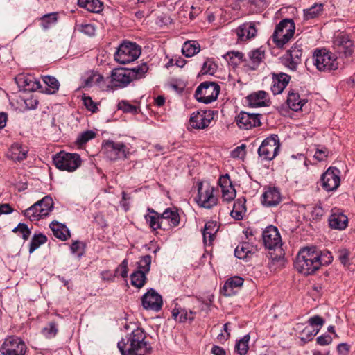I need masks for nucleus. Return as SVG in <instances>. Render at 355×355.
<instances>
[{
	"label": "nucleus",
	"instance_id": "nucleus-1",
	"mask_svg": "<svg viewBox=\"0 0 355 355\" xmlns=\"http://www.w3.org/2000/svg\"><path fill=\"white\" fill-rule=\"evenodd\" d=\"M146 334L140 328H137L122 338L117 343L121 355H148L151 353L150 344L145 340Z\"/></svg>",
	"mask_w": 355,
	"mask_h": 355
},
{
	"label": "nucleus",
	"instance_id": "nucleus-2",
	"mask_svg": "<svg viewBox=\"0 0 355 355\" xmlns=\"http://www.w3.org/2000/svg\"><path fill=\"white\" fill-rule=\"evenodd\" d=\"M318 257L315 246L303 248L296 256L294 267L304 275H312L320 268Z\"/></svg>",
	"mask_w": 355,
	"mask_h": 355
},
{
	"label": "nucleus",
	"instance_id": "nucleus-3",
	"mask_svg": "<svg viewBox=\"0 0 355 355\" xmlns=\"http://www.w3.org/2000/svg\"><path fill=\"white\" fill-rule=\"evenodd\" d=\"M141 52V47L135 42L125 41L119 46L114 53V60L121 64H125L137 60Z\"/></svg>",
	"mask_w": 355,
	"mask_h": 355
},
{
	"label": "nucleus",
	"instance_id": "nucleus-4",
	"mask_svg": "<svg viewBox=\"0 0 355 355\" xmlns=\"http://www.w3.org/2000/svg\"><path fill=\"white\" fill-rule=\"evenodd\" d=\"M295 25L293 19H284L275 28L272 35L274 42L278 46H283L293 36Z\"/></svg>",
	"mask_w": 355,
	"mask_h": 355
},
{
	"label": "nucleus",
	"instance_id": "nucleus-5",
	"mask_svg": "<svg viewBox=\"0 0 355 355\" xmlns=\"http://www.w3.org/2000/svg\"><path fill=\"white\" fill-rule=\"evenodd\" d=\"M313 62L320 71H330L338 69L337 58L326 49L316 50L314 52Z\"/></svg>",
	"mask_w": 355,
	"mask_h": 355
},
{
	"label": "nucleus",
	"instance_id": "nucleus-6",
	"mask_svg": "<svg viewBox=\"0 0 355 355\" xmlns=\"http://www.w3.org/2000/svg\"><path fill=\"white\" fill-rule=\"evenodd\" d=\"M53 162L56 168L72 172L80 167L82 160L80 156L77 153L60 151L53 156Z\"/></svg>",
	"mask_w": 355,
	"mask_h": 355
},
{
	"label": "nucleus",
	"instance_id": "nucleus-7",
	"mask_svg": "<svg viewBox=\"0 0 355 355\" xmlns=\"http://www.w3.org/2000/svg\"><path fill=\"white\" fill-rule=\"evenodd\" d=\"M280 142L277 135L272 134L266 138L258 148L259 157L264 161H271L279 154Z\"/></svg>",
	"mask_w": 355,
	"mask_h": 355
},
{
	"label": "nucleus",
	"instance_id": "nucleus-8",
	"mask_svg": "<svg viewBox=\"0 0 355 355\" xmlns=\"http://www.w3.org/2000/svg\"><path fill=\"white\" fill-rule=\"evenodd\" d=\"M26 350L24 342L13 336L7 337L0 347L2 355H24Z\"/></svg>",
	"mask_w": 355,
	"mask_h": 355
},
{
	"label": "nucleus",
	"instance_id": "nucleus-9",
	"mask_svg": "<svg viewBox=\"0 0 355 355\" xmlns=\"http://www.w3.org/2000/svg\"><path fill=\"white\" fill-rule=\"evenodd\" d=\"M102 150L110 160L125 159L127 157V147L122 142L105 141L103 144Z\"/></svg>",
	"mask_w": 355,
	"mask_h": 355
},
{
	"label": "nucleus",
	"instance_id": "nucleus-10",
	"mask_svg": "<svg viewBox=\"0 0 355 355\" xmlns=\"http://www.w3.org/2000/svg\"><path fill=\"white\" fill-rule=\"evenodd\" d=\"M333 48L338 54L345 58L352 56L354 51L353 42L344 33H340L334 37Z\"/></svg>",
	"mask_w": 355,
	"mask_h": 355
},
{
	"label": "nucleus",
	"instance_id": "nucleus-11",
	"mask_svg": "<svg viewBox=\"0 0 355 355\" xmlns=\"http://www.w3.org/2000/svg\"><path fill=\"white\" fill-rule=\"evenodd\" d=\"M260 114L241 112L236 117L235 121L241 129L249 130L261 125Z\"/></svg>",
	"mask_w": 355,
	"mask_h": 355
},
{
	"label": "nucleus",
	"instance_id": "nucleus-12",
	"mask_svg": "<svg viewBox=\"0 0 355 355\" xmlns=\"http://www.w3.org/2000/svg\"><path fill=\"white\" fill-rule=\"evenodd\" d=\"M340 171L335 167H329L321 176L322 188L327 191L336 189L340 185Z\"/></svg>",
	"mask_w": 355,
	"mask_h": 355
},
{
	"label": "nucleus",
	"instance_id": "nucleus-13",
	"mask_svg": "<svg viewBox=\"0 0 355 355\" xmlns=\"http://www.w3.org/2000/svg\"><path fill=\"white\" fill-rule=\"evenodd\" d=\"M143 307L146 310L159 311L163 305L162 297L153 288H150L141 297Z\"/></svg>",
	"mask_w": 355,
	"mask_h": 355
},
{
	"label": "nucleus",
	"instance_id": "nucleus-14",
	"mask_svg": "<svg viewBox=\"0 0 355 355\" xmlns=\"http://www.w3.org/2000/svg\"><path fill=\"white\" fill-rule=\"evenodd\" d=\"M220 87L214 81H203L201 83V103L206 104L215 101L220 93Z\"/></svg>",
	"mask_w": 355,
	"mask_h": 355
},
{
	"label": "nucleus",
	"instance_id": "nucleus-15",
	"mask_svg": "<svg viewBox=\"0 0 355 355\" xmlns=\"http://www.w3.org/2000/svg\"><path fill=\"white\" fill-rule=\"evenodd\" d=\"M262 239L264 245L266 248L281 249V236L277 227L274 226H268L262 233Z\"/></svg>",
	"mask_w": 355,
	"mask_h": 355
},
{
	"label": "nucleus",
	"instance_id": "nucleus-16",
	"mask_svg": "<svg viewBox=\"0 0 355 355\" xmlns=\"http://www.w3.org/2000/svg\"><path fill=\"white\" fill-rule=\"evenodd\" d=\"M112 87L114 89L127 87L131 82V76L128 68L114 69L110 75Z\"/></svg>",
	"mask_w": 355,
	"mask_h": 355
},
{
	"label": "nucleus",
	"instance_id": "nucleus-17",
	"mask_svg": "<svg viewBox=\"0 0 355 355\" xmlns=\"http://www.w3.org/2000/svg\"><path fill=\"white\" fill-rule=\"evenodd\" d=\"M247 99L249 105L253 107H268L270 105L268 94L263 90L252 93L248 96Z\"/></svg>",
	"mask_w": 355,
	"mask_h": 355
},
{
	"label": "nucleus",
	"instance_id": "nucleus-18",
	"mask_svg": "<svg viewBox=\"0 0 355 355\" xmlns=\"http://www.w3.org/2000/svg\"><path fill=\"white\" fill-rule=\"evenodd\" d=\"M272 85L271 86L272 92L276 95L281 94L288 84L291 76L286 73L280 72L278 73H272Z\"/></svg>",
	"mask_w": 355,
	"mask_h": 355
},
{
	"label": "nucleus",
	"instance_id": "nucleus-19",
	"mask_svg": "<svg viewBox=\"0 0 355 355\" xmlns=\"http://www.w3.org/2000/svg\"><path fill=\"white\" fill-rule=\"evenodd\" d=\"M348 223L347 217L338 209L331 210V214L329 218V224L331 228L336 230H344Z\"/></svg>",
	"mask_w": 355,
	"mask_h": 355
},
{
	"label": "nucleus",
	"instance_id": "nucleus-20",
	"mask_svg": "<svg viewBox=\"0 0 355 355\" xmlns=\"http://www.w3.org/2000/svg\"><path fill=\"white\" fill-rule=\"evenodd\" d=\"M218 229L219 226L216 221L210 220L205 223L202 237L203 243L206 247L211 245Z\"/></svg>",
	"mask_w": 355,
	"mask_h": 355
},
{
	"label": "nucleus",
	"instance_id": "nucleus-21",
	"mask_svg": "<svg viewBox=\"0 0 355 355\" xmlns=\"http://www.w3.org/2000/svg\"><path fill=\"white\" fill-rule=\"evenodd\" d=\"M214 191V187L207 185L204 193H201V207L209 209L217 205L218 198Z\"/></svg>",
	"mask_w": 355,
	"mask_h": 355
},
{
	"label": "nucleus",
	"instance_id": "nucleus-22",
	"mask_svg": "<svg viewBox=\"0 0 355 355\" xmlns=\"http://www.w3.org/2000/svg\"><path fill=\"white\" fill-rule=\"evenodd\" d=\"M280 201V193L277 188H268L262 195V203L266 207L275 206Z\"/></svg>",
	"mask_w": 355,
	"mask_h": 355
},
{
	"label": "nucleus",
	"instance_id": "nucleus-23",
	"mask_svg": "<svg viewBox=\"0 0 355 355\" xmlns=\"http://www.w3.org/2000/svg\"><path fill=\"white\" fill-rule=\"evenodd\" d=\"M238 38L241 41L254 37L257 35V29L253 23H245L239 26L236 31Z\"/></svg>",
	"mask_w": 355,
	"mask_h": 355
},
{
	"label": "nucleus",
	"instance_id": "nucleus-24",
	"mask_svg": "<svg viewBox=\"0 0 355 355\" xmlns=\"http://www.w3.org/2000/svg\"><path fill=\"white\" fill-rule=\"evenodd\" d=\"M148 214L145 216V218L149 226L153 230H156L157 229L166 230V227L164 225V223H162L159 214L150 208L148 209Z\"/></svg>",
	"mask_w": 355,
	"mask_h": 355
},
{
	"label": "nucleus",
	"instance_id": "nucleus-25",
	"mask_svg": "<svg viewBox=\"0 0 355 355\" xmlns=\"http://www.w3.org/2000/svg\"><path fill=\"white\" fill-rule=\"evenodd\" d=\"M161 219L164 225L167 227L168 225L170 227H175L180 223V216L176 211H173L170 208H167L165 211L160 214Z\"/></svg>",
	"mask_w": 355,
	"mask_h": 355
},
{
	"label": "nucleus",
	"instance_id": "nucleus-26",
	"mask_svg": "<svg viewBox=\"0 0 355 355\" xmlns=\"http://www.w3.org/2000/svg\"><path fill=\"white\" fill-rule=\"evenodd\" d=\"M49 227L53 231V235L61 241H66L70 236V232L67 226L59 222H51Z\"/></svg>",
	"mask_w": 355,
	"mask_h": 355
},
{
	"label": "nucleus",
	"instance_id": "nucleus-27",
	"mask_svg": "<svg viewBox=\"0 0 355 355\" xmlns=\"http://www.w3.org/2000/svg\"><path fill=\"white\" fill-rule=\"evenodd\" d=\"M245 198H240L235 200L233 209L230 212L231 216L236 220H241L243 219L245 213L246 212Z\"/></svg>",
	"mask_w": 355,
	"mask_h": 355
},
{
	"label": "nucleus",
	"instance_id": "nucleus-28",
	"mask_svg": "<svg viewBox=\"0 0 355 355\" xmlns=\"http://www.w3.org/2000/svg\"><path fill=\"white\" fill-rule=\"evenodd\" d=\"M243 279L240 277H234L228 279L223 287V292L225 296H231L234 294V288L241 286Z\"/></svg>",
	"mask_w": 355,
	"mask_h": 355
},
{
	"label": "nucleus",
	"instance_id": "nucleus-29",
	"mask_svg": "<svg viewBox=\"0 0 355 355\" xmlns=\"http://www.w3.org/2000/svg\"><path fill=\"white\" fill-rule=\"evenodd\" d=\"M257 251V248L248 242H243L238 245L234 250L235 256L239 259H244L250 254H253Z\"/></svg>",
	"mask_w": 355,
	"mask_h": 355
},
{
	"label": "nucleus",
	"instance_id": "nucleus-30",
	"mask_svg": "<svg viewBox=\"0 0 355 355\" xmlns=\"http://www.w3.org/2000/svg\"><path fill=\"white\" fill-rule=\"evenodd\" d=\"M265 57V51L262 47L257 48L250 51L248 53V58L250 62V68L252 70H255L260 63L263 62Z\"/></svg>",
	"mask_w": 355,
	"mask_h": 355
},
{
	"label": "nucleus",
	"instance_id": "nucleus-31",
	"mask_svg": "<svg viewBox=\"0 0 355 355\" xmlns=\"http://www.w3.org/2000/svg\"><path fill=\"white\" fill-rule=\"evenodd\" d=\"M286 103L292 110L297 112L302 109L306 101L304 99H300V95L292 90L288 94Z\"/></svg>",
	"mask_w": 355,
	"mask_h": 355
},
{
	"label": "nucleus",
	"instance_id": "nucleus-32",
	"mask_svg": "<svg viewBox=\"0 0 355 355\" xmlns=\"http://www.w3.org/2000/svg\"><path fill=\"white\" fill-rule=\"evenodd\" d=\"M35 207H39L40 214L47 216L53 209V201L50 196H46L35 203Z\"/></svg>",
	"mask_w": 355,
	"mask_h": 355
},
{
	"label": "nucleus",
	"instance_id": "nucleus-33",
	"mask_svg": "<svg viewBox=\"0 0 355 355\" xmlns=\"http://www.w3.org/2000/svg\"><path fill=\"white\" fill-rule=\"evenodd\" d=\"M19 87L24 91L32 92L35 91L41 87L40 81L35 80L33 77H23L19 78Z\"/></svg>",
	"mask_w": 355,
	"mask_h": 355
},
{
	"label": "nucleus",
	"instance_id": "nucleus-34",
	"mask_svg": "<svg viewBox=\"0 0 355 355\" xmlns=\"http://www.w3.org/2000/svg\"><path fill=\"white\" fill-rule=\"evenodd\" d=\"M27 150L23 149L19 144H14L11 146L8 157L15 161H21L26 158Z\"/></svg>",
	"mask_w": 355,
	"mask_h": 355
},
{
	"label": "nucleus",
	"instance_id": "nucleus-35",
	"mask_svg": "<svg viewBox=\"0 0 355 355\" xmlns=\"http://www.w3.org/2000/svg\"><path fill=\"white\" fill-rule=\"evenodd\" d=\"M78 4L92 12H99L102 10L103 3L99 0H78Z\"/></svg>",
	"mask_w": 355,
	"mask_h": 355
},
{
	"label": "nucleus",
	"instance_id": "nucleus-36",
	"mask_svg": "<svg viewBox=\"0 0 355 355\" xmlns=\"http://www.w3.org/2000/svg\"><path fill=\"white\" fill-rule=\"evenodd\" d=\"M43 82L46 85L45 92L49 94H55L60 87L58 80L53 76H44L42 77Z\"/></svg>",
	"mask_w": 355,
	"mask_h": 355
},
{
	"label": "nucleus",
	"instance_id": "nucleus-37",
	"mask_svg": "<svg viewBox=\"0 0 355 355\" xmlns=\"http://www.w3.org/2000/svg\"><path fill=\"white\" fill-rule=\"evenodd\" d=\"M200 51V46L197 41L190 40L184 43L182 47V53L186 57H191Z\"/></svg>",
	"mask_w": 355,
	"mask_h": 355
},
{
	"label": "nucleus",
	"instance_id": "nucleus-38",
	"mask_svg": "<svg viewBox=\"0 0 355 355\" xmlns=\"http://www.w3.org/2000/svg\"><path fill=\"white\" fill-rule=\"evenodd\" d=\"M172 316L175 321L184 322L187 320H192L193 319V312H188L184 309H174L172 311Z\"/></svg>",
	"mask_w": 355,
	"mask_h": 355
},
{
	"label": "nucleus",
	"instance_id": "nucleus-39",
	"mask_svg": "<svg viewBox=\"0 0 355 355\" xmlns=\"http://www.w3.org/2000/svg\"><path fill=\"white\" fill-rule=\"evenodd\" d=\"M131 76L132 81L136 79H140L144 77L145 74L148 70V67L146 63L144 62L141 64L137 65L133 68H128Z\"/></svg>",
	"mask_w": 355,
	"mask_h": 355
},
{
	"label": "nucleus",
	"instance_id": "nucleus-40",
	"mask_svg": "<svg viewBox=\"0 0 355 355\" xmlns=\"http://www.w3.org/2000/svg\"><path fill=\"white\" fill-rule=\"evenodd\" d=\"M39 207H35V203L30 207L23 211V215L28 218L31 221L38 220L42 218H44V215L40 214Z\"/></svg>",
	"mask_w": 355,
	"mask_h": 355
},
{
	"label": "nucleus",
	"instance_id": "nucleus-41",
	"mask_svg": "<svg viewBox=\"0 0 355 355\" xmlns=\"http://www.w3.org/2000/svg\"><path fill=\"white\" fill-rule=\"evenodd\" d=\"M131 284L137 288H142L146 280V274L142 270H137L133 272L131 276Z\"/></svg>",
	"mask_w": 355,
	"mask_h": 355
},
{
	"label": "nucleus",
	"instance_id": "nucleus-42",
	"mask_svg": "<svg viewBox=\"0 0 355 355\" xmlns=\"http://www.w3.org/2000/svg\"><path fill=\"white\" fill-rule=\"evenodd\" d=\"M322 7L323 5L322 3H315L310 8L304 10V19L309 20L317 17L322 13Z\"/></svg>",
	"mask_w": 355,
	"mask_h": 355
},
{
	"label": "nucleus",
	"instance_id": "nucleus-43",
	"mask_svg": "<svg viewBox=\"0 0 355 355\" xmlns=\"http://www.w3.org/2000/svg\"><path fill=\"white\" fill-rule=\"evenodd\" d=\"M47 241V237L43 234H35L31 239L29 247V253H33L41 245L45 243Z\"/></svg>",
	"mask_w": 355,
	"mask_h": 355
},
{
	"label": "nucleus",
	"instance_id": "nucleus-44",
	"mask_svg": "<svg viewBox=\"0 0 355 355\" xmlns=\"http://www.w3.org/2000/svg\"><path fill=\"white\" fill-rule=\"evenodd\" d=\"M218 69V65L211 59H206L201 67V76L214 75Z\"/></svg>",
	"mask_w": 355,
	"mask_h": 355
},
{
	"label": "nucleus",
	"instance_id": "nucleus-45",
	"mask_svg": "<svg viewBox=\"0 0 355 355\" xmlns=\"http://www.w3.org/2000/svg\"><path fill=\"white\" fill-rule=\"evenodd\" d=\"M250 340V336L245 335L242 338L236 341L235 345V351L239 355H245L248 351V343Z\"/></svg>",
	"mask_w": 355,
	"mask_h": 355
},
{
	"label": "nucleus",
	"instance_id": "nucleus-46",
	"mask_svg": "<svg viewBox=\"0 0 355 355\" xmlns=\"http://www.w3.org/2000/svg\"><path fill=\"white\" fill-rule=\"evenodd\" d=\"M57 12H51L43 15L41 18V26L46 30L52 25L55 24L58 21Z\"/></svg>",
	"mask_w": 355,
	"mask_h": 355
},
{
	"label": "nucleus",
	"instance_id": "nucleus-47",
	"mask_svg": "<svg viewBox=\"0 0 355 355\" xmlns=\"http://www.w3.org/2000/svg\"><path fill=\"white\" fill-rule=\"evenodd\" d=\"M152 261L151 256L149 254L143 256L141 257L138 264V270H142L144 274L148 273L150 271V264Z\"/></svg>",
	"mask_w": 355,
	"mask_h": 355
},
{
	"label": "nucleus",
	"instance_id": "nucleus-48",
	"mask_svg": "<svg viewBox=\"0 0 355 355\" xmlns=\"http://www.w3.org/2000/svg\"><path fill=\"white\" fill-rule=\"evenodd\" d=\"M316 253L319 255L318 261L320 263V268L321 266H326L331 263L333 257L330 252H322L316 248Z\"/></svg>",
	"mask_w": 355,
	"mask_h": 355
},
{
	"label": "nucleus",
	"instance_id": "nucleus-49",
	"mask_svg": "<svg viewBox=\"0 0 355 355\" xmlns=\"http://www.w3.org/2000/svg\"><path fill=\"white\" fill-rule=\"evenodd\" d=\"M214 112L213 110H205L201 114V129H205L209 126L214 121Z\"/></svg>",
	"mask_w": 355,
	"mask_h": 355
},
{
	"label": "nucleus",
	"instance_id": "nucleus-50",
	"mask_svg": "<svg viewBox=\"0 0 355 355\" xmlns=\"http://www.w3.org/2000/svg\"><path fill=\"white\" fill-rule=\"evenodd\" d=\"M58 331V329L56 323L51 322L42 329V332L46 338H51L55 336Z\"/></svg>",
	"mask_w": 355,
	"mask_h": 355
},
{
	"label": "nucleus",
	"instance_id": "nucleus-51",
	"mask_svg": "<svg viewBox=\"0 0 355 355\" xmlns=\"http://www.w3.org/2000/svg\"><path fill=\"white\" fill-rule=\"evenodd\" d=\"M118 109L123 110L124 112L137 114L138 107L135 105H131L128 101L123 100L119 102Z\"/></svg>",
	"mask_w": 355,
	"mask_h": 355
},
{
	"label": "nucleus",
	"instance_id": "nucleus-52",
	"mask_svg": "<svg viewBox=\"0 0 355 355\" xmlns=\"http://www.w3.org/2000/svg\"><path fill=\"white\" fill-rule=\"evenodd\" d=\"M96 133L92 130L85 131L78 135L76 139V144L78 145H83L88 141L94 139Z\"/></svg>",
	"mask_w": 355,
	"mask_h": 355
},
{
	"label": "nucleus",
	"instance_id": "nucleus-53",
	"mask_svg": "<svg viewBox=\"0 0 355 355\" xmlns=\"http://www.w3.org/2000/svg\"><path fill=\"white\" fill-rule=\"evenodd\" d=\"M282 63L285 67L288 68L291 71H296L297 66L300 64V62H297L294 59H293L292 56H291L288 53H286L283 58Z\"/></svg>",
	"mask_w": 355,
	"mask_h": 355
},
{
	"label": "nucleus",
	"instance_id": "nucleus-54",
	"mask_svg": "<svg viewBox=\"0 0 355 355\" xmlns=\"http://www.w3.org/2000/svg\"><path fill=\"white\" fill-rule=\"evenodd\" d=\"M222 198L223 200L231 201L236 197V190L233 186L227 188H222Z\"/></svg>",
	"mask_w": 355,
	"mask_h": 355
},
{
	"label": "nucleus",
	"instance_id": "nucleus-55",
	"mask_svg": "<svg viewBox=\"0 0 355 355\" xmlns=\"http://www.w3.org/2000/svg\"><path fill=\"white\" fill-rule=\"evenodd\" d=\"M82 100L85 107L93 113L98 111L97 103H95L90 96L83 95Z\"/></svg>",
	"mask_w": 355,
	"mask_h": 355
},
{
	"label": "nucleus",
	"instance_id": "nucleus-56",
	"mask_svg": "<svg viewBox=\"0 0 355 355\" xmlns=\"http://www.w3.org/2000/svg\"><path fill=\"white\" fill-rule=\"evenodd\" d=\"M103 81V77L98 73H93L85 82V86L92 87L93 85H99Z\"/></svg>",
	"mask_w": 355,
	"mask_h": 355
},
{
	"label": "nucleus",
	"instance_id": "nucleus-57",
	"mask_svg": "<svg viewBox=\"0 0 355 355\" xmlns=\"http://www.w3.org/2000/svg\"><path fill=\"white\" fill-rule=\"evenodd\" d=\"M13 232H19L22 234L24 240H27L31 235V230L28 229L27 225L25 223H19L17 227L12 230Z\"/></svg>",
	"mask_w": 355,
	"mask_h": 355
},
{
	"label": "nucleus",
	"instance_id": "nucleus-58",
	"mask_svg": "<svg viewBox=\"0 0 355 355\" xmlns=\"http://www.w3.org/2000/svg\"><path fill=\"white\" fill-rule=\"evenodd\" d=\"M308 323L314 329H318L320 330L324 324V320L320 315H316L311 317L308 320Z\"/></svg>",
	"mask_w": 355,
	"mask_h": 355
},
{
	"label": "nucleus",
	"instance_id": "nucleus-59",
	"mask_svg": "<svg viewBox=\"0 0 355 355\" xmlns=\"http://www.w3.org/2000/svg\"><path fill=\"white\" fill-rule=\"evenodd\" d=\"M288 54L292 56L293 59L300 62H302V49L298 46H292L290 50L287 51Z\"/></svg>",
	"mask_w": 355,
	"mask_h": 355
},
{
	"label": "nucleus",
	"instance_id": "nucleus-60",
	"mask_svg": "<svg viewBox=\"0 0 355 355\" xmlns=\"http://www.w3.org/2000/svg\"><path fill=\"white\" fill-rule=\"evenodd\" d=\"M200 114V110L192 113L189 120L188 130H191L192 129H200V123L198 121V117Z\"/></svg>",
	"mask_w": 355,
	"mask_h": 355
},
{
	"label": "nucleus",
	"instance_id": "nucleus-61",
	"mask_svg": "<svg viewBox=\"0 0 355 355\" xmlns=\"http://www.w3.org/2000/svg\"><path fill=\"white\" fill-rule=\"evenodd\" d=\"M223 58L226 60H229L234 63V60L237 59L239 62L245 61L244 55L239 51H230L223 55Z\"/></svg>",
	"mask_w": 355,
	"mask_h": 355
},
{
	"label": "nucleus",
	"instance_id": "nucleus-62",
	"mask_svg": "<svg viewBox=\"0 0 355 355\" xmlns=\"http://www.w3.org/2000/svg\"><path fill=\"white\" fill-rule=\"evenodd\" d=\"M349 255L350 252L345 249H340L338 251V258L340 263L344 266L349 264Z\"/></svg>",
	"mask_w": 355,
	"mask_h": 355
},
{
	"label": "nucleus",
	"instance_id": "nucleus-63",
	"mask_svg": "<svg viewBox=\"0 0 355 355\" xmlns=\"http://www.w3.org/2000/svg\"><path fill=\"white\" fill-rule=\"evenodd\" d=\"M128 261L127 259H124L116 269L114 275H116V276L119 275L122 277L125 278L128 276Z\"/></svg>",
	"mask_w": 355,
	"mask_h": 355
},
{
	"label": "nucleus",
	"instance_id": "nucleus-64",
	"mask_svg": "<svg viewBox=\"0 0 355 355\" xmlns=\"http://www.w3.org/2000/svg\"><path fill=\"white\" fill-rule=\"evenodd\" d=\"M324 211L320 206H315L312 207L311 215L313 220H320L324 215Z\"/></svg>",
	"mask_w": 355,
	"mask_h": 355
}]
</instances>
